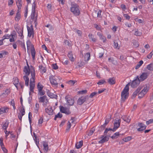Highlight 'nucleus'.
<instances>
[{
	"label": "nucleus",
	"instance_id": "f3484780",
	"mask_svg": "<svg viewBox=\"0 0 153 153\" xmlns=\"http://www.w3.org/2000/svg\"><path fill=\"white\" fill-rule=\"evenodd\" d=\"M47 95L51 98H55L57 99V96L56 95L54 94L53 93H51L49 90L47 92Z\"/></svg>",
	"mask_w": 153,
	"mask_h": 153
},
{
	"label": "nucleus",
	"instance_id": "f8f14e48",
	"mask_svg": "<svg viewBox=\"0 0 153 153\" xmlns=\"http://www.w3.org/2000/svg\"><path fill=\"white\" fill-rule=\"evenodd\" d=\"M67 103L69 105H73L74 103V100L69 96H67L65 97Z\"/></svg>",
	"mask_w": 153,
	"mask_h": 153
},
{
	"label": "nucleus",
	"instance_id": "6ab92c4d",
	"mask_svg": "<svg viewBox=\"0 0 153 153\" xmlns=\"http://www.w3.org/2000/svg\"><path fill=\"white\" fill-rule=\"evenodd\" d=\"M108 81L110 85H114L115 83V79L114 77L109 78L108 79Z\"/></svg>",
	"mask_w": 153,
	"mask_h": 153
},
{
	"label": "nucleus",
	"instance_id": "473e14b6",
	"mask_svg": "<svg viewBox=\"0 0 153 153\" xmlns=\"http://www.w3.org/2000/svg\"><path fill=\"white\" fill-rule=\"evenodd\" d=\"M89 38L91 40L94 42H96L97 39L94 37V36L92 34H89L88 36Z\"/></svg>",
	"mask_w": 153,
	"mask_h": 153
},
{
	"label": "nucleus",
	"instance_id": "ddd939ff",
	"mask_svg": "<svg viewBox=\"0 0 153 153\" xmlns=\"http://www.w3.org/2000/svg\"><path fill=\"white\" fill-rule=\"evenodd\" d=\"M138 126L140 127L137 129V130L139 131H143L145 129L146 127V126L142 123H139Z\"/></svg>",
	"mask_w": 153,
	"mask_h": 153
},
{
	"label": "nucleus",
	"instance_id": "aec40b11",
	"mask_svg": "<svg viewBox=\"0 0 153 153\" xmlns=\"http://www.w3.org/2000/svg\"><path fill=\"white\" fill-rule=\"evenodd\" d=\"M97 35L100 37V38L102 41L103 42H105L106 39L105 37L103 36L102 34L100 32H98Z\"/></svg>",
	"mask_w": 153,
	"mask_h": 153
},
{
	"label": "nucleus",
	"instance_id": "680f3d73",
	"mask_svg": "<svg viewBox=\"0 0 153 153\" xmlns=\"http://www.w3.org/2000/svg\"><path fill=\"white\" fill-rule=\"evenodd\" d=\"M133 44L136 47H137L139 46V44L138 42L135 40L133 42Z\"/></svg>",
	"mask_w": 153,
	"mask_h": 153
},
{
	"label": "nucleus",
	"instance_id": "4d7b16f0",
	"mask_svg": "<svg viewBox=\"0 0 153 153\" xmlns=\"http://www.w3.org/2000/svg\"><path fill=\"white\" fill-rule=\"evenodd\" d=\"M87 92V91L86 90H82L78 92L79 94H86Z\"/></svg>",
	"mask_w": 153,
	"mask_h": 153
},
{
	"label": "nucleus",
	"instance_id": "3c124183",
	"mask_svg": "<svg viewBox=\"0 0 153 153\" xmlns=\"http://www.w3.org/2000/svg\"><path fill=\"white\" fill-rule=\"evenodd\" d=\"M97 94V92H95L92 93L90 95L89 97L92 98L93 97H94L96 94Z\"/></svg>",
	"mask_w": 153,
	"mask_h": 153
},
{
	"label": "nucleus",
	"instance_id": "bb28decb",
	"mask_svg": "<svg viewBox=\"0 0 153 153\" xmlns=\"http://www.w3.org/2000/svg\"><path fill=\"white\" fill-rule=\"evenodd\" d=\"M23 71L25 72L27 76H28L30 74V68H27V66H25L24 67Z\"/></svg>",
	"mask_w": 153,
	"mask_h": 153
},
{
	"label": "nucleus",
	"instance_id": "dca6fc26",
	"mask_svg": "<svg viewBox=\"0 0 153 153\" xmlns=\"http://www.w3.org/2000/svg\"><path fill=\"white\" fill-rule=\"evenodd\" d=\"M67 109L66 108L62 106H60V111L63 113H65L67 114H71V112L68 110L67 111Z\"/></svg>",
	"mask_w": 153,
	"mask_h": 153
},
{
	"label": "nucleus",
	"instance_id": "6e6d98bb",
	"mask_svg": "<svg viewBox=\"0 0 153 153\" xmlns=\"http://www.w3.org/2000/svg\"><path fill=\"white\" fill-rule=\"evenodd\" d=\"M45 94V91L42 90L41 91H38V94L40 96L43 95Z\"/></svg>",
	"mask_w": 153,
	"mask_h": 153
},
{
	"label": "nucleus",
	"instance_id": "1a4fd4ad",
	"mask_svg": "<svg viewBox=\"0 0 153 153\" xmlns=\"http://www.w3.org/2000/svg\"><path fill=\"white\" fill-rule=\"evenodd\" d=\"M100 138H101L102 139L99 140L98 142L99 143H104L107 142L109 140V138L107 137L106 135H102L100 137Z\"/></svg>",
	"mask_w": 153,
	"mask_h": 153
},
{
	"label": "nucleus",
	"instance_id": "7ed1b4c3",
	"mask_svg": "<svg viewBox=\"0 0 153 153\" xmlns=\"http://www.w3.org/2000/svg\"><path fill=\"white\" fill-rule=\"evenodd\" d=\"M31 68H32L31 71V75L32 76L30 79V88H34L35 87V73L34 68L33 66L31 65Z\"/></svg>",
	"mask_w": 153,
	"mask_h": 153
},
{
	"label": "nucleus",
	"instance_id": "864d4df0",
	"mask_svg": "<svg viewBox=\"0 0 153 153\" xmlns=\"http://www.w3.org/2000/svg\"><path fill=\"white\" fill-rule=\"evenodd\" d=\"M105 127L103 125H101L99 128L98 131H103Z\"/></svg>",
	"mask_w": 153,
	"mask_h": 153
},
{
	"label": "nucleus",
	"instance_id": "0e129e2a",
	"mask_svg": "<svg viewBox=\"0 0 153 153\" xmlns=\"http://www.w3.org/2000/svg\"><path fill=\"white\" fill-rule=\"evenodd\" d=\"M55 116H56L57 118H61L62 117V114L59 112L57 115H56Z\"/></svg>",
	"mask_w": 153,
	"mask_h": 153
},
{
	"label": "nucleus",
	"instance_id": "c85d7f7f",
	"mask_svg": "<svg viewBox=\"0 0 153 153\" xmlns=\"http://www.w3.org/2000/svg\"><path fill=\"white\" fill-rule=\"evenodd\" d=\"M39 69L40 70L42 74L45 73L46 71V68L43 67L42 65H39Z\"/></svg>",
	"mask_w": 153,
	"mask_h": 153
},
{
	"label": "nucleus",
	"instance_id": "4c0bfd02",
	"mask_svg": "<svg viewBox=\"0 0 153 153\" xmlns=\"http://www.w3.org/2000/svg\"><path fill=\"white\" fill-rule=\"evenodd\" d=\"M143 62L142 60H140L138 62V64L135 67L136 69H137L139 68L142 65Z\"/></svg>",
	"mask_w": 153,
	"mask_h": 153
},
{
	"label": "nucleus",
	"instance_id": "052dcab7",
	"mask_svg": "<svg viewBox=\"0 0 153 153\" xmlns=\"http://www.w3.org/2000/svg\"><path fill=\"white\" fill-rule=\"evenodd\" d=\"M31 45V42L30 40H28L27 42V50L29 49L28 48L30 47Z\"/></svg>",
	"mask_w": 153,
	"mask_h": 153
},
{
	"label": "nucleus",
	"instance_id": "20e7f679",
	"mask_svg": "<svg viewBox=\"0 0 153 153\" xmlns=\"http://www.w3.org/2000/svg\"><path fill=\"white\" fill-rule=\"evenodd\" d=\"M89 99L88 96H82L79 98L77 101V104L79 105L82 104L85 102H87Z\"/></svg>",
	"mask_w": 153,
	"mask_h": 153
},
{
	"label": "nucleus",
	"instance_id": "338daca9",
	"mask_svg": "<svg viewBox=\"0 0 153 153\" xmlns=\"http://www.w3.org/2000/svg\"><path fill=\"white\" fill-rule=\"evenodd\" d=\"M123 16L124 17H126L127 19L129 20L130 19V17L129 15H128V14H123Z\"/></svg>",
	"mask_w": 153,
	"mask_h": 153
},
{
	"label": "nucleus",
	"instance_id": "bf43d9fd",
	"mask_svg": "<svg viewBox=\"0 0 153 153\" xmlns=\"http://www.w3.org/2000/svg\"><path fill=\"white\" fill-rule=\"evenodd\" d=\"M35 107L36 108V109L35 110V112L37 113L38 111V109L39 108V104L38 103H36L35 105Z\"/></svg>",
	"mask_w": 153,
	"mask_h": 153
},
{
	"label": "nucleus",
	"instance_id": "de8ad7c7",
	"mask_svg": "<svg viewBox=\"0 0 153 153\" xmlns=\"http://www.w3.org/2000/svg\"><path fill=\"white\" fill-rule=\"evenodd\" d=\"M71 122L69 121L68 122V123L67 128L66 129L67 131H69V130H70V129L71 128Z\"/></svg>",
	"mask_w": 153,
	"mask_h": 153
},
{
	"label": "nucleus",
	"instance_id": "412c9836",
	"mask_svg": "<svg viewBox=\"0 0 153 153\" xmlns=\"http://www.w3.org/2000/svg\"><path fill=\"white\" fill-rule=\"evenodd\" d=\"M31 52L33 59L34 60L35 59L36 51L33 45L32 48L31 49Z\"/></svg>",
	"mask_w": 153,
	"mask_h": 153
},
{
	"label": "nucleus",
	"instance_id": "5701e85b",
	"mask_svg": "<svg viewBox=\"0 0 153 153\" xmlns=\"http://www.w3.org/2000/svg\"><path fill=\"white\" fill-rule=\"evenodd\" d=\"M68 56L70 60L72 62H73L74 61V59L73 57V53L71 51H70L68 54Z\"/></svg>",
	"mask_w": 153,
	"mask_h": 153
},
{
	"label": "nucleus",
	"instance_id": "69168bd1",
	"mask_svg": "<svg viewBox=\"0 0 153 153\" xmlns=\"http://www.w3.org/2000/svg\"><path fill=\"white\" fill-rule=\"evenodd\" d=\"M43 116L42 117H41L40 119L39 120V123L41 124L43 122Z\"/></svg>",
	"mask_w": 153,
	"mask_h": 153
},
{
	"label": "nucleus",
	"instance_id": "8fccbe9b",
	"mask_svg": "<svg viewBox=\"0 0 153 153\" xmlns=\"http://www.w3.org/2000/svg\"><path fill=\"white\" fill-rule=\"evenodd\" d=\"M148 90L147 89V88L146 87H144L143 89L141 91L143 92V93L145 94L147 92Z\"/></svg>",
	"mask_w": 153,
	"mask_h": 153
},
{
	"label": "nucleus",
	"instance_id": "774afa93",
	"mask_svg": "<svg viewBox=\"0 0 153 153\" xmlns=\"http://www.w3.org/2000/svg\"><path fill=\"white\" fill-rule=\"evenodd\" d=\"M105 90H106V89H105V88H103L102 89H100L99 90L98 92L97 93V94L98 93V94H101V93H102V92H103Z\"/></svg>",
	"mask_w": 153,
	"mask_h": 153
},
{
	"label": "nucleus",
	"instance_id": "2eb2a0df",
	"mask_svg": "<svg viewBox=\"0 0 153 153\" xmlns=\"http://www.w3.org/2000/svg\"><path fill=\"white\" fill-rule=\"evenodd\" d=\"M45 111L49 115H52L53 114V110H52V107L48 106L47 108L45 109Z\"/></svg>",
	"mask_w": 153,
	"mask_h": 153
},
{
	"label": "nucleus",
	"instance_id": "4468645a",
	"mask_svg": "<svg viewBox=\"0 0 153 153\" xmlns=\"http://www.w3.org/2000/svg\"><path fill=\"white\" fill-rule=\"evenodd\" d=\"M27 28L28 31V36L30 37L32 36V38L34 37V31L33 29H30V27L28 26H27Z\"/></svg>",
	"mask_w": 153,
	"mask_h": 153
},
{
	"label": "nucleus",
	"instance_id": "f03ea898",
	"mask_svg": "<svg viewBox=\"0 0 153 153\" xmlns=\"http://www.w3.org/2000/svg\"><path fill=\"white\" fill-rule=\"evenodd\" d=\"M70 10L75 16H79L80 14L79 5L76 3L71 4Z\"/></svg>",
	"mask_w": 153,
	"mask_h": 153
},
{
	"label": "nucleus",
	"instance_id": "6e6552de",
	"mask_svg": "<svg viewBox=\"0 0 153 153\" xmlns=\"http://www.w3.org/2000/svg\"><path fill=\"white\" fill-rule=\"evenodd\" d=\"M112 131H113V129L111 128H105L104 133V135H106L108 138L111 137V135L112 134Z\"/></svg>",
	"mask_w": 153,
	"mask_h": 153
},
{
	"label": "nucleus",
	"instance_id": "c03bdc74",
	"mask_svg": "<svg viewBox=\"0 0 153 153\" xmlns=\"http://www.w3.org/2000/svg\"><path fill=\"white\" fill-rule=\"evenodd\" d=\"M145 94L142 91H141L138 95V97L140 99L142 98L145 95Z\"/></svg>",
	"mask_w": 153,
	"mask_h": 153
},
{
	"label": "nucleus",
	"instance_id": "f704fd0d",
	"mask_svg": "<svg viewBox=\"0 0 153 153\" xmlns=\"http://www.w3.org/2000/svg\"><path fill=\"white\" fill-rule=\"evenodd\" d=\"M146 68L150 71H153V63H151L148 65Z\"/></svg>",
	"mask_w": 153,
	"mask_h": 153
},
{
	"label": "nucleus",
	"instance_id": "423d86ee",
	"mask_svg": "<svg viewBox=\"0 0 153 153\" xmlns=\"http://www.w3.org/2000/svg\"><path fill=\"white\" fill-rule=\"evenodd\" d=\"M121 122L120 119H116L114 121V126L113 129V131L114 132L119 127Z\"/></svg>",
	"mask_w": 153,
	"mask_h": 153
},
{
	"label": "nucleus",
	"instance_id": "2f4dec72",
	"mask_svg": "<svg viewBox=\"0 0 153 153\" xmlns=\"http://www.w3.org/2000/svg\"><path fill=\"white\" fill-rule=\"evenodd\" d=\"M21 18V15L19 13V10L16 14V16L15 17V20L16 21H19Z\"/></svg>",
	"mask_w": 153,
	"mask_h": 153
},
{
	"label": "nucleus",
	"instance_id": "b1692460",
	"mask_svg": "<svg viewBox=\"0 0 153 153\" xmlns=\"http://www.w3.org/2000/svg\"><path fill=\"white\" fill-rule=\"evenodd\" d=\"M16 31L20 36H23V38L24 37V36L23 35V28L22 29H21L20 27H18V29H16Z\"/></svg>",
	"mask_w": 153,
	"mask_h": 153
},
{
	"label": "nucleus",
	"instance_id": "9b49d317",
	"mask_svg": "<svg viewBox=\"0 0 153 153\" xmlns=\"http://www.w3.org/2000/svg\"><path fill=\"white\" fill-rule=\"evenodd\" d=\"M49 79L51 84L57 87V85H58V83L55 78L54 76H50Z\"/></svg>",
	"mask_w": 153,
	"mask_h": 153
},
{
	"label": "nucleus",
	"instance_id": "39448f33",
	"mask_svg": "<svg viewBox=\"0 0 153 153\" xmlns=\"http://www.w3.org/2000/svg\"><path fill=\"white\" fill-rule=\"evenodd\" d=\"M140 82L139 76H137L135 79L133 80L131 83V87L133 88H136L139 84Z\"/></svg>",
	"mask_w": 153,
	"mask_h": 153
},
{
	"label": "nucleus",
	"instance_id": "c756f323",
	"mask_svg": "<svg viewBox=\"0 0 153 153\" xmlns=\"http://www.w3.org/2000/svg\"><path fill=\"white\" fill-rule=\"evenodd\" d=\"M82 144L83 141L82 140L80 141L79 143H77L76 144V147L77 149H79L82 146Z\"/></svg>",
	"mask_w": 153,
	"mask_h": 153
},
{
	"label": "nucleus",
	"instance_id": "58836bf2",
	"mask_svg": "<svg viewBox=\"0 0 153 153\" xmlns=\"http://www.w3.org/2000/svg\"><path fill=\"white\" fill-rule=\"evenodd\" d=\"M20 112L21 114H22V115H24L25 114V111L24 108V106H22V108L20 111Z\"/></svg>",
	"mask_w": 153,
	"mask_h": 153
},
{
	"label": "nucleus",
	"instance_id": "49530a36",
	"mask_svg": "<svg viewBox=\"0 0 153 153\" xmlns=\"http://www.w3.org/2000/svg\"><path fill=\"white\" fill-rule=\"evenodd\" d=\"M10 104L13 106L14 110L16 109V107L15 106V102L14 99H12L11 101Z\"/></svg>",
	"mask_w": 153,
	"mask_h": 153
},
{
	"label": "nucleus",
	"instance_id": "5fc2aeb1",
	"mask_svg": "<svg viewBox=\"0 0 153 153\" xmlns=\"http://www.w3.org/2000/svg\"><path fill=\"white\" fill-rule=\"evenodd\" d=\"M36 8V4H35V2H34L32 5V10L35 11V9Z\"/></svg>",
	"mask_w": 153,
	"mask_h": 153
},
{
	"label": "nucleus",
	"instance_id": "f257e3e1",
	"mask_svg": "<svg viewBox=\"0 0 153 153\" xmlns=\"http://www.w3.org/2000/svg\"><path fill=\"white\" fill-rule=\"evenodd\" d=\"M130 83H128L126 85L121 94V102H124L125 100L128 99L129 96V85Z\"/></svg>",
	"mask_w": 153,
	"mask_h": 153
},
{
	"label": "nucleus",
	"instance_id": "393cba45",
	"mask_svg": "<svg viewBox=\"0 0 153 153\" xmlns=\"http://www.w3.org/2000/svg\"><path fill=\"white\" fill-rule=\"evenodd\" d=\"M43 146H44V149L46 151V152H47L48 150V144L47 142L43 141Z\"/></svg>",
	"mask_w": 153,
	"mask_h": 153
},
{
	"label": "nucleus",
	"instance_id": "a18cd8bd",
	"mask_svg": "<svg viewBox=\"0 0 153 153\" xmlns=\"http://www.w3.org/2000/svg\"><path fill=\"white\" fill-rule=\"evenodd\" d=\"M142 34V33L141 32L139 31L138 30H136L135 32L134 35L137 36H140Z\"/></svg>",
	"mask_w": 153,
	"mask_h": 153
},
{
	"label": "nucleus",
	"instance_id": "72a5a7b5",
	"mask_svg": "<svg viewBox=\"0 0 153 153\" xmlns=\"http://www.w3.org/2000/svg\"><path fill=\"white\" fill-rule=\"evenodd\" d=\"M120 134H119V132H116L115 133L113 136L111 137V138L112 139L116 138Z\"/></svg>",
	"mask_w": 153,
	"mask_h": 153
},
{
	"label": "nucleus",
	"instance_id": "e433bc0d",
	"mask_svg": "<svg viewBox=\"0 0 153 153\" xmlns=\"http://www.w3.org/2000/svg\"><path fill=\"white\" fill-rule=\"evenodd\" d=\"M19 79L18 78H15L13 82V84L15 86L17 89L18 88V85H19Z\"/></svg>",
	"mask_w": 153,
	"mask_h": 153
},
{
	"label": "nucleus",
	"instance_id": "79ce46f5",
	"mask_svg": "<svg viewBox=\"0 0 153 153\" xmlns=\"http://www.w3.org/2000/svg\"><path fill=\"white\" fill-rule=\"evenodd\" d=\"M118 40H115L114 42V46L115 48H117L118 47Z\"/></svg>",
	"mask_w": 153,
	"mask_h": 153
},
{
	"label": "nucleus",
	"instance_id": "c9c22d12",
	"mask_svg": "<svg viewBox=\"0 0 153 153\" xmlns=\"http://www.w3.org/2000/svg\"><path fill=\"white\" fill-rule=\"evenodd\" d=\"M22 0H18L16 1V4L18 8V10L21 9L22 6V4H21Z\"/></svg>",
	"mask_w": 153,
	"mask_h": 153
},
{
	"label": "nucleus",
	"instance_id": "603ef678",
	"mask_svg": "<svg viewBox=\"0 0 153 153\" xmlns=\"http://www.w3.org/2000/svg\"><path fill=\"white\" fill-rule=\"evenodd\" d=\"M152 123H153V119H150L149 120L147 121L146 122V124L147 125H149V124H150Z\"/></svg>",
	"mask_w": 153,
	"mask_h": 153
},
{
	"label": "nucleus",
	"instance_id": "09e8293b",
	"mask_svg": "<svg viewBox=\"0 0 153 153\" xmlns=\"http://www.w3.org/2000/svg\"><path fill=\"white\" fill-rule=\"evenodd\" d=\"M105 82H106L104 80H100L97 83V84L98 85H101Z\"/></svg>",
	"mask_w": 153,
	"mask_h": 153
},
{
	"label": "nucleus",
	"instance_id": "7c9ffc66",
	"mask_svg": "<svg viewBox=\"0 0 153 153\" xmlns=\"http://www.w3.org/2000/svg\"><path fill=\"white\" fill-rule=\"evenodd\" d=\"M121 118L124 121L126 122L129 123L130 121V119L129 117H127L126 116H122Z\"/></svg>",
	"mask_w": 153,
	"mask_h": 153
},
{
	"label": "nucleus",
	"instance_id": "37998d69",
	"mask_svg": "<svg viewBox=\"0 0 153 153\" xmlns=\"http://www.w3.org/2000/svg\"><path fill=\"white\" fill-rule=\"evenodd\" d=\"M43 86L42 85H39V83L37 85V88L38 90V91H41L42 90Z\"/></svg>",
	"mask_w": 153,
	"mask_h": 153
},
{
	"label": "nucleus",
	"instance_id": "0eeeda50",
	"mask_svg": "<svg viewBox=\"0 0 153 153\" xmlns=\"http://www.w3.org/2000/svg\"><path fill=\"white\" fill-rule=\"evenodd\" d=\"M30 18L31 19H34V23H35V26H36L37 21V14H36V11L32 10Z\"/></svg>",
	"mask_w": 153,
	"mask_h": 153
},
{
	"label": "nucleus",
	"instance_id": "ea45409f",
	"mask_svg": "<svg viewBox=\"0 0 153 153\" xmlns=\"http://www.w3.org/2000/svg\"><path fill=\"white\" fill-rule=\"evenodd\" d=\"M131 139V138L130 137H127L124 138L123 139V141L125 142H127V141L130 140Z\"/></svg>",
	"mask_w": 153,
	"mask_h": 153
},
{
	"label": "nucleus",
	"instance_id": "cd10ccee",
	"mask_svg": "<svg viewBox=\"0 0 153 153\" xmlns=\"http://www.w3.org/2000/svg\"><path fill=\"white\" fill-rule=\"evenodd\" d=\"M47 99L46 96L44 95L42 97H40L39 98V102H44Z\"/></svg>",
	"mask_w": 153,
	"mask_h": 153
},
{
	"label": "nucleus",
	"instance_id": "13d9d810",
	"mask_svg": "<svg viewBox=\"0 0 153 153\" xmlns=\"http://www.w3.org/2000/svg\"><path fill=\"white\" fill-rule=\"evenodd\" d=\"M52 67L53 69L56 70L58 69V66L56 64H54L52 65Z\"/></svg>",
	"mask_w": 153,
	"mask_h": 153
},
{
	"label": "nucleus",
	"instance_id": "a211bd4d",
	"mask_svg": "<svg viewBox=\"0 0 153 153\" xmlns=\"http://www.w3.org/2000/svg\"><path fill=\"white\" fill-rule=\"evenodd\" d=\"M141 88L138 87L133 92L131 97V98L132 99L134 98L137 96V94L140 91Z\"/></svg>",
	"mask_w": 153,
	"mask_h": 153
},
{
	"label": "nucleus",
	"instance_id": "9d476101",
	"mask_svg": "<svg viewBox=\"0 0 153 153\" xmlns=\"http://www.w3.org/2000/svg\"><path fill=\"white\" fill-rule=\"evenodd\" d=\"M149 75L148 74L147 72L142 73L139 77L140 81H143L147 78Z\"/></svg>",
	"mask_w": 153,
	"mask_h": 153
},
{
	"label": "nucleus",
	"instance_id": "4be33fe9",
	"mask_svg": "<svg viewBox=\"0 0 153 153\" xmlns=\"http://www.w3.org/2000/svg\"><path fill=\"white\" fill-rule=\"evenodd\" d=\"M10 91L8 89H6L5 91L1 95V96L2 98H3L4 97L7 96L8 94L10 93Z\"/></svg>",
	"mask_w": 153,
	"mask_h": 153
},
{
	"label": "nucleus",
	"instance_id": "a878e982",
	"mask_svg": "<svg viewBox=\"0 0 153 153\" xmlns=\"http://www.w3.org/2000/svg\"><path fill=\"white\" fill-rule=\"evenodd\" d=\"M8 109V108L5 107H1L0 108V115L4 113L7 112L8 111H7V110Z\"/></svg>",
	"mask_w": 153,
	"mask_h": 153
},
{
	"label": "nucleus",
	"instance_id": "a19ab883",
	"mask_svg": "<svg viewBox=\"0 0 153 153\" xmlns=\"http://www.w3.org/2000/svg\"><path fill=\"white\" fill-rule=\"evenodd\" d=\"M9 123L6 122L2 126L3 129L6 130L7 128L8 127Z\"/></svg>",
	"mask_w": 153,
	"mask_h": 153
},
{
	"label": "nucleus",
	"instance_id": "e2e57ef3",
	"mask_svg": "<svg viewBox=\"0 0 153 153\" xmlns=\"http://www.w3.org/2000/svg\"><path fill=\"white\" fill-rule=\"evenodd\" d=\"M30 116L32 117V115L31 114V112H30L28 114V119L29 121V122L30 124L31 122V119Z\"/></svg>",
	"mask_w": 153,
	"mask_h": 153
}]
</instances>
